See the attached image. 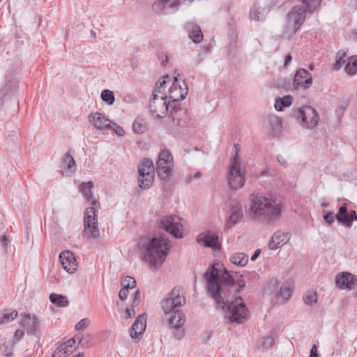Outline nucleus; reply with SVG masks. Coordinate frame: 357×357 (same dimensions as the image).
Wrapping results in <instances>:
<instances>
[{
  "label": "nucleus",
  "instance_id": "f257e3e1",
  "mask_svg": "<svg viewBox=\"0 0 357 357\" xmlns=\"http://www.w3.org/2000/svg\"><path fill=\"white\" fill-rule=\"evenodd\" d=\"M204 277L208 294L219 307L228 310L226 316L231 322L241 324L248 319V310L241 297L234 298L236 289L226 271L219 278L218 271L213 265L207 268Z\"/></svg>",
  "mask_w": 357,
  "mask_h": 357
},
{
  "label": "nucleus",
  "instance_id": "f03ea898",
  "mask_svg": "<svg viewBox=\"0 0 357 357\" xmlns=\"http://www.w3.org/2000/svg\"><path fill=\"white\" fill-rule=\"evenodd\" d=\"M142 259L151 268H157L164 262L171 248L170 241L163 237H141L137 243Z\"/></svg>",
  "mask_w": 357,
  "mask_h": 357
},
{
  "label": "nucleus",
  "instance_id": "7ed1b4c3",
  "mask_svg": "<svg viewBox=\"0 0 357 357\" xmlns=\"http://www.w3.org/2000/svg\"><path fill=\"white\" fill-rule=\"evenodd\" d=\"M281 202L271 195H252L249 214L253 218L266 215L269 220L278 218L281 214Z\"/></svg>",
  "mask_w": 357,
  "mask_h": 357
},
{
  "label": "nucleus",
  "instance_id": "20e7f679",
  "mask_svg": "<svg viewBox=\"0 0 357 357\" xmlns=\"http://www.w3.org/2000/svg\"><path fill=\"white\" fill-rule=\"evenodd\" d=\"M306 10L301 6H296L287 13V24L284 28L283 34L291 38L299 29L305 21Z\"/></svg>",
  "mask_w": 357,
  "mask_h": 357
},
{
  "label": "nucleus",
  "instance_id": "39448f33",
  "mask_svg": "<svg viewBox=\"0 0 357 357\" xmlns=\"http://www.w3.org/2000/svg\"><path fill=\"white\" fill-rule=\"evenodd\" d=\"M292 116L301 126L307 129L316 127L319 120L316 109L307 105L294 109Z\"/></svg>",
  "mask_w": 357,
  "mask_h": 357
},
{
  "label": "nucleus",
  "instance_id": "423d86ee",
  "mask_svg": "<svg viewBox=\"0 0 357 357\" xmlns=\"http://www.w3.org/2000/svg\"><path fill=\"white\" fill-rule=\"evenodd\" d=\"M172 81L169 89L168 95L165 96L169 101L177 102L183 100L188 93V86L183 80H178L177 77L171 78L167 75L160 82V89L166 86L167 84Z\"/></svg>",
  "mask_w": 357,
  "mask_h": 357
},
{
  "label": "nucleus",
  "instance_id": "0eeeda50",
  "mask_svg": "<svg viewBox=\"0 0 357 357\" xmlns=\"http://www.w3.org/2000/svg\"><path fill=\"white\" fill-rule=\"evenodd\" d=\"M228 185L233 190H238L244 185L245 171L241 167L237 154L233 158L227 174Z\"/></svg>",
  "mask_w": 357,
  "mask_h": 357
},
{
  "label": "nucleus",
  "instance_id": "6e6552de",
  "mask_svg": "<svg viewBox=\"0 0 357 357\" xmlns=\"http://www.w3.org/2000/svg\"><path fill=\"white\" fill-rule=\"evenodd\" d=\"M138 183L142 189L149 188L153 183L155 177V167L153 161L144 158L138 167Z\"/></svg>",
  "mask_w": 357,
  "mask_h": 357
},
{
  "label": "nucleus",
  "instance_id": "1a4fd4ad",
  "mask_svg": "<svg viewBox=\"0 0 357 357\" xmlns=\"http://www.w3.org/2000/svg\"><path fill=\"white\" fill-rule=\"evenodd\" d=\"M185 292L181 287H174L169 296L161 302V307L164 313L170 310H179L178 307L185 305Z\"/></svg>",
  "mask_w": 357,
  "mask_h": 357
},
{
  "label": "nucleus",
  "instance_id": "9d476101",
  "mask_svg": "<svg viewBox=\"0 0 357 357\" xmlns=\"http://www.w3.org/2000/svg\"><path fill=\"white\" fill-rule=\"evenodd\" d=\"M174 160L170 152L167 150H162L158 155L156 162V172L162 180L169 179L173 172Z\"/></svg>",
  "mask_w": 357,
  "mask_h": 357
},
{
  "label": "nucleus",
  "instance_id": "9b49d317",
  "mask_svg": "<svg viewBox=\"0 0 357 357\" xmlns=\"http://www.w3.org/2000/svg\"><path fill=\"white\" fill-rule=\"evenodd\" d=\"M84 226V229L82 232L84 236L91 238L99 237L100 231L98 225L97 213L93 206L88 207L86 209Z\"/></svg>",
  "mask_w": 357,
  "mask_h": 357
},
{
  "label": "nucleus",
  "instance_id": "f8f14e48",
  "mask_svg": "<svg viewBox=\"0 0 357 357\" xmlns=\"http://www.w3.org/2000/svg\"><path fill=\"white\" fill-rule=\"evenodd\" d=\"M165 314L169 328L174 330V337L178 340L182 338L185 334L183 328L185 322L184 313L180 310H174Z\"/></svg>",
  "mask_w": 357,
  "mask_h": 357
},
{
  "label": "nucleus",
  "instance_id": "ddd939ff",
  "mask_svg": "<svg viewBox=\"0 0 357 357\" xmlns=\"http://www.w3.org/2000/svg\"><path fill=\"white\" fill-rule=\"evenodd\" d=\"M161 227L176 238L183 237V219L176 215H166L160 220Z\"/></svg>",
  "mask_w": 357,
  "mask_h": 357
},
{
  "label": "nucleus",
  "instance_id": "4468645a",
  "mask_svg": "<svg viewBox=\"0 0 357 357\" xmlns=\"http://www.w3.org/2000/svg\"><path fill=\"white\" fill-rule=\"evenodd\" d=\"M156 84V89L153 92V98L149 102V109L151 114L155 118H163L166 116L168 105L167 98L163 96H159L158 93H161L160 87Z\"/></svg>",
  "mask_w": 357,
  "mask_h": 357
},
{
  "label": "nucleus",
  "instance_id": "2eb2a0df",
  "mask_svg": "<svg viewBox=\"0 0 357 357\" xmlns=\"http://www.w3.org/2000/svg\"><path fill=\"white\" fill-rule=\"evenodd\" d=\"M312 84V75L307 70L301 68L296 71L293 82V87L295 90L307 89Z\"/></svg>",
  "mask_w": 357,
  "mask_h": 357
},
{
  "label": "nucleus",
  "instance_id": "dca6fc26",
  "mask_svg": "<svg viewBox=\"0 0 357 357\" xmlns=\"http://www.w3.org/2000/svg\"><path fill=\"white\" fill-rule=\"evenodd\" d=\"M89 122L97 130H105L109 129L112 121L100 112H91L88 116Z\"/></svg>",
  "mask_w": 357,
  "mask_h": 357
},
{
  "label": "nucleus",
  "instance_id": "f3484780",
  "mask_svg": "<svg viewBox=\"0 0 357 357\" xmlns=\"http://www.w3.org/2000/svg\"><path fill=\"white\" fill-rule=\"evenodd\" d=\"M356 280L355 275L348 272H342L335 278L336 285L341 289H354L357 284Z\"/></svg>",
  "mask_w": 357,
  "mask_h": 357
},
{
  "label": "nucleus",
  "instance_id": "a211bd4d",
  "mask_svg": "<svg viewBox=\"0 0 357 357\" xmlns=\"http://www.w3.org/2000/svg\"><path fill=\"white\" fill-rule=\"evenodd\" d=\"M146 327V314H140L133 323L131 331L130 337L132 340L138 342L142 337Z\"/></svg>",
  "mask_w": 357,
  "mask_h": 357
},
{
  "label": "nucleus",
  "instance_id": "6ab92c4d",
  "mask_svg": "<svg viewBox=\"0 0 357 357\" xmlns=\"http://www.w3.org/2000/svg\"><path fill=\"white\" fill-rule=\"evenodd\" d=\"M62 267L69 273H74L77 268V263L73 252L69 250L62 252L59 255Z\"/></svg>",
  "mask_w": 357,
  "mask_h": 357
},
{
  "label": "nucleus",
  "instance_id": "aec40b11",
  "mask_svg": "<svg viewBox=\"0 0 357 357\" xmlns=\"http://www.w3.org/2000/svg\"><path fill=\"white\" fill-rule=\"evenodd\" d=\"M197 241L199 244L213 248L214 250H219L220 248V245L218 241V236L215 233H202L197 236Z\"/></svg>",
  "mask_w": 357,
  "mask_h": 357
},
{
  "label": "nucleus",
  "instance_id": "412c9836",
  "mask_svg": "<svg viewBox=\"0 0 357 357\" xmlns=\"http://www.w3.org/2000/svg\"><path fill=\"white\" fill-rule=\"evenodd\" d=\"M289 233L275 231L269 241L268 247L271 250H276L286 244L289 240Z\"/></svg>",
  "mask_w": 357,
  "mask_h": 357
},
{
  "label": "nucleus",
  "instance_id": "4be33fe9",
  "mask_svg": "<svg viewBox=\"0 0 357 357\" xmlns=\"http://www.w3.org/2000/svg\"><path fill=\"white\" fill-rule=\"evenodd\" d=\"M243 217V208L241 205H234L230 209V213L227 218L226 227L231 228L240 221Z\"/></svg>",
  "mask_w": 357,
  "mask_h": 357
},
{
  "label": "nucleus",
  "instance_id": "5701e85b",
  "mask_svg": "<svg viewBox=\"0 0 357 357\" xmlns=\"http://www.w3.org/2000/svg\"><path fill=\"white\" fill-rule=\"evenodd\" d=\"M268 121V129L273 135H278L281 132L282 121L276 115L269 114L266 116Z\"/></svg>",
  "mask_w": 357,
  "mask_h": 357
},
{
  "label": "nucleus",
  "instance_id": "b1692460",
  "mask_svg": "<svg viewBox=\"0 0 357 357\" xmlns=\"http://www.w3.org/2000/svg\"><path fill=\"white\" fill-rule=\"evenodd\" d=\"M22 324L29 332L36 331L39 327V321L34 314H25L22 319Z\"/></svg>",
  "mask_w": 357,
  "mask_h": 357
},
{
  "label": "nucleus",
  "instance_id": "393cba45",
  "mask_svg": "<svg viewBox=\"0 0 357 357\" xmlns=\"http://www.w3.org/2000/svg\"><path fill=\"white\" fill-rule=\"evenodd\" d=\"M186 29L189 31L190 38L195 43H199L203 40V34L199 26L193 23H187Z\"/></svg>",
  "mask_w": 357,
  "mask_h": 357
},
{
  "label": "nucleus",
  "instance_id": "a878e982",
  "mask_svg": "<svg viewBox=\"0 0 357 357\" xmlns=\"http://www.w3.org/2000/svg\"><path fill=\"white\" fill-rule=\"evenodd\" d=\"M93 188V183L91 181L82 183L79 187V191L83 194L86 199L93 206L96 205L97 201L93 197L91 190Z\"/></svg>",
  "mask_w": 357,
  "mask_h": 357
},
{
  "label": "nucleus",
  "instance_id": "bb28decb",
  "mask_svg": "<svg viewBox=\"0 0 357 357\" xmlns=\"http://www.w3.org/2000/svg\"><path fill=\"white\" fill-rule=\"evenodd\" d=\"M293 98L291 96H285L282 98L278 97L275 100L274 107L278 111H282L284 108L291 105Z\"/></svg>",
  "mask_w": 357,
  "mask_h": 357
},
{
  "label": "nucleus",
  "instance_id": "cd10ccee",
  "mask_svg": "<svg viewBox=\"0 0 357 357\" xmlns=\"http://www.w3.org/2000/svg\"><path fill=\"white\" fill-rule=\"evenodd\" d=\"M18 312L16 310H5L0 311V325L8 324L15 319Z\"/></svg>",
  "mask_w": 357,
  "mask_h": 357
},
{
  "label": "nucleus",
  "instance_id": "c85d7f7f",
  "mask_svg": "<svg viewBox=\"0 0 357 357\" xmlns=\"http://www.w3.org/2000/svg\"><path fill=\"white\" fill-rule=\"evenodd\" d=\"M62 165L63 168L66 169L70 174L76 172L75 161L68 152L65 154Z\"/></svg>",
  "mask_w": 357,
  "mask_h": 357
},
{
  "label": "nucleus",
  "instance_id": "c756f323",
  "mask_svg": "<svg viewBox=\"0 0 357 357\" xmlns=\"http://www.w3.org/2000/svg\"><path fill=\"white\" fill-rule=\"evenodd\" d=\"M229 261L235 265L244 266L248 262V257L245 253L236 252L230 257Z\"/></svg>",
  "mask_w": 357,
  "mask_h": 357
},
{
  "label": "nucleus",
  "instance_id": "7c9ffc66",
  "mask_svg": "<svg viewBox=\"0 0 357 357\" xmlns=\"http://www.w3.org/2000/svg\"><path fill=\"white\" fill-rule=\"evenodd\" d=\"M50 299L53 304L60 307H63L68 305L67 298L61 294H52L50 296Z\"/></svg>",
  "mask_w": 357,
  "mask_h": 357
},
{
  "label": "nucleus",
  "instance_id": "2f4dec72",
  "mask_svg": "<svg viewBox=\"0 0 357 357\" xmlns=\"http://www.w3.org/2000/svg\"><path fill=\"white\" fill-rule=\"evenodd\" d=\"M356 220L357 215L355 211H350L349 213H347V215L344 219L338 218V222L346 225L347 227H351L352 226L353 221Z\"/></svg>",
  "mask_w": 357,
  "mask_h": 357
},
{
  "label": "nucleus",
  "instance_id": "473e14b6",
  "mask_svg": "<svg viewBox=\"0 0 357 357\" xmlns=\"http://www.w3.org/2000/svg\"><path fill=\"white\" fill-rule=\"evenodd\" d=\"M345 71L349 75H354L357 73V58L356 57H351L346 66Z\"/></svg>",
  "mask_w": 357,
  "mask_h": 357
},
{
  "label": "nucleus",
  "instance_id": "72a5a7b5",
  "mask_svg": "<svg viewBox=\"0 0 357 357\" xmlns=\"http://www.w3.org/2000/svg\"><path fill=\"white\" fill-rule=\"evenodd\" d=\"M216 268L218 269V268ZM218 277L219 278L220 277V275L224 273L225 271H226L229 273L230 278L234 281V285L235 287V289H236V291H234V298L236 297H239L238 296H237V294L241 289H242L243 287H245V281L243 280L242 279H241V280H238L236 282H235V280L232 278V276L230 275V273L225 268H224V271L222 273H220V271L219 270H218Z\"/></svg>",
  "mask_w": 357,
  "mask_h": 357
},
{
  "label": "nucleus",
  "instance_id": "f704fd0d",
  "mask_svg": "<svg viewBox=\"0 0 357 357\" xmlns=\"http://www.w3.org/2000/svg\"><path fill=\"white\" fill-rule=\"evenodd\" d=\"M279 287V282L275 279H271L270 280L265 289H264V293L266 294H272L277 291Z\"/></svg>",
  "mask_w": 357,
  "mask_h": 357
},
{
  "label": "nucleus",
  "instance_id": "c9c22d12",
  "mask_svg": "<svg viewBox=\"0 0 357 357\" xmlns=\"http://www.w3.org/2000/svg\"><path fill=\"white\" fill-rule=\"evenodd\" d=\"M101 98L103 101L106 102L109 105H112L115 100L114 94L113 91L105 89L101 93Z\"/></svg>",
  "mask_w": 357,
  "mask_h": 357
},
{
  "label": "nucleus",
  "instance_id": "e433bc0d",
  "mask_svg": "<svg viewBox=\"0 0 357 357\" xmlns=\"http://www.w3.org/2000/svg\"><path fill=\"white\" fill-rule=\"evenodd\" d=\"M132 130L137 134L143 133L146 130V125L142 120H135L132 124Z\"/></svg>",
  "mask_w": 357,
  "mask_h": 357
},
{
  "label": "nucleus",
  "instance_id": "4c0bfd02",
  "mask_svg": "<svg viewBox=\"0 0 357 357\" xmlns=\"http://www.w3.org/2000/svg\"><path fill=\"white\" fill-rule=\"evenodd\" d=\"M167 6H168L167 0H158L153 3L152 9L155 13H160L162 12Z\"/></svg>",
  "mask_w": 357,
  "mask_h": 357
},
{
  "label": "nucleus",
  "instance_id": "58836bf2",
  "mask_svg": "<svg viewBox=\"0 0 357 357\" xmlns=\"http://www.w3.org/2000/svg\"><path fill=\"white\" fill-rule=\"evenodd\" d=\"M280 294L284 301H287L291 295V288L289 284H284L280 290Z\"/></svg>",
  "mask_w": 357,
  "mask_h": 357
},
{
  "label": "nucleus",
  "instance_id": "ea45409f",
  "mask_svg": "<svg viewBox=\"0 0 357 357\" xmlns=\"http://www.w3.org/2000/svg\"><path fill=\"white\" fill-rule=\"evenodd\" d=\"M306 6L309 12H314L319 6L321 0H301Z\"/></svg>",
  "mask_w": 357,
  "mask_h": 357
},
{
  "label": "nucleus",
  "instance_id": "a19ab883",
  "mask_svg": "<svg viewBox=\"0 0 357 357\" xmlns=\"http://www.w3.org/2000/svg\"><path fill=\"white\" fill-rule=\"evenodd\" d=\"M121 285L129 290L134 289L136 286V281L133 278L128 276L122 281Z\"/></svg>",
  "mask_w": 357,
  "mask_h": 357
},
{
  "label": "nucleus",
  "instance_id": "79ce46f5",
  "mask_svg": "<svg viewBox=\"0 0 357 357\" xmlns=\"http://www.w3.org/2000/svg\"><path fill=\"white\" fill-rule=\"evenodd\" d=\"M274 344V339L271 336H266L261 338L259 342V346L264 348L273 347Z\"/></svg>",
  "mask_w": 357,
  "mask_h": 357
},
{
  "label": "nucleus",
  "instance_id": "37998d69",
  "mask_svg": "<svg viewBox=\"0 0 357 357\" xmlns=\"http://www.w3.org/2000/svg\"><path fill=\"white\" fill-rule=\"evenodd\" d=\"M70 353H71V351H67L66 347L61 346L55 349L52 354V357H66V355H68Z\"/></svg>",
  "mask_w": 357,
  "mask_h": 357
},
{
  "label": "nucleus",
  "instance_id": "c03bdc74",
  "mask_svg": "<svg viewBox=\"0 0 357 357\" xmlns=\"http://www.w3.org/2000/svg\"><path fill=\"white\" fill-rule=\"evenodd\" d=\"M304 302L305 304L308 305H312L317 303V294L314 292L308 293L304 297Z\"/></svg>",
  "mask_w": 357,
  "mask_h": 357
},
{
  "label": "nucleus",
  "instance_id": "a18cd8bd",
  "mask_svg": "<svg viewBox=\"0 0 357 357\" xmlns=\"http://www.w3.org/2000/svg\"><path fill=\"white\" fill-rule=\"evenodd\" d=\"M262 9L260 8H255L250 12V18L252 20L255 22L261 20L262 19Z\"/></svg>",
  "mask_w": 357,
  "mask_h": 357
},
{
  "label": "nucleus",
  "instance_id": "49530a36",
  "mask_svg": "<svg viewBox=\"0 0 357 357\" xmlns=\"http://www.w3.org/2000/svg\"><path fill=\"white\" fill-rule=\"evenodd\" d=\"M193 0H167L168 7L171 8H178L185 2L192 3Z\"/></svg>",
  "mask_w": 357,
  "mask_h": 357
},
{
  "label": "nucleus",
  "instance_id": "de8ad7c7",
  "mask_svg": "<svg viewBox=\"0 0 357 357\" xmlns=\"http://www.w3.org/2000/svg\"><path fill=\"white\" fill-rule=\"evenodd\" d=\"M346 54L344 52H338L336 54V64L335 68L336 69H340L342 65L345 63V60L344 59V57L345 56Z\"/></svg>",
  "mask_w": 357,
  "mask_h": 357
},
{
  "label": "nucleus",
  "instance_id": "09e8293b",
  "mask_svg": "<svg viewBox=\"0 0 357 357\" xmlns=\"http://www.w3.org/2000/svg\"><path fill=\"white\" fill-rule=\"evenodd\" d=\"M323 218L324 220L329 225L333 223L335 221V218H336L335 215L334 214L333 212L327 211H324Z\"/></svg>",
  "mask_w": 357,
  "mask_h": 357
},
{
  "label": "nucleus",
  "instance_id": "8fccbe9b",
  "mask_svg": "<svg viewBox=\"0 0 357 357\" xmlns=\"http://www.w3.org/2000/svg\"><path fill=\"white\" fill-rule=\"evenodd\" d=\"M109 129H112L118 136H123L125 134L123 128L112 121L111 126H109Z\"/></svg>",
  "mask_w": 357,
  "mask_h": 357
},
{
  "label": "nucleus",
  "instance_id": "3c124183",
  "mask_svg": "<svg viewBox=\"0 0 357 357\" xmlns=\"http://www.w3.org/2000/svg\"><path fill=\"white\" fill-rule=\"evenodd\" d=\"M347 215V207L346 204H343L339 208L337 214L335 215L336 219L338 220V218L341 219H344L345 216Z\"/></svg>",
  "mask_w": 357,
  "mask_h": 357
},
{
  "label": "nucleus",
  "instance_id": "603ef678",
  "mask_svg": "<svg viewBox=\"0 0 357 357\" xmlns=\"http://www.w3.org/2000/svg\"><path fill=\"white\" fill-rule=\"evenodd\" d=\"M76 340L75 337L70 338L65 343V347L67 351H71V353L75 349Z\"/></svg>",
  "mask_w": 357,
  "mask_h": 357
},
{
  "label": "nucleus",
  "instance_id": "864d4df0",
  "mask_svg": "<svg viewBox=\"0 0 357 357\" xmlns=\"http://www.w3.org/2000/svg\"><path fill=\"white\" fill-rule=\"evenodd\" d=\"M90 321L88 319H82L75 325V329L82 330L89 326Z\"/></svg>",
  "mask_w": 357,
  "mask_h": 357
},
{
  "label": "nucleus",
  "instance_id": "5fc2aeb1",
  "mask_svg": "<svg viewBox=\"0 0 357 357\" xmlns=\"http://www.w3.org/2000/svg\"><path fill=\"white\" fill-rule=\"evenodd\" d=\"M24 335V332L22 330H17L13 337V345L20 341Z\"/></svg>",
  "mask_w": 357,
  "mask_h": 357
},
{
  "label": "nucleus",
  "instance_id": "6e6d98bb",
  "mask_svg": "<svg viewBox=\"0 0 357 357\" xmlns=\"http://www.w3.org/2000/svg\"><path fill=\"white\" fill-rule=\"evenodd\" d=\"M128 294H129V289L122 287V288L120 290L119 294L120 299L121 301H125L127 298Z\"/></svg>",
  "mask_w": 357,
  "mask_h": 357
},
{
  "label": "nucleus",
  "instance_id": "4d7b16f0",
  "mask_svg": "<svg viewBox=\"0 0 357 357\" xmlns=\"http://www.w3.org/2000/svg\"><path fill=\"white\" fill-rule=\"evenodd\" d=\"M134 294H135V297H134V299L132 301V305H133V306H137L140 303L139 290L135 289Z\"/></svg>",
  "mask_w": 357,
  "mask_h": 357
},
{
  "label": "nucleus",
  "instance_id": "13d9d810",
  "mask_svg": "<svg viewBox=\"0 0 357 357\" xmlns=\"http://www.w3.org/2000/svg\"><path fill=\"white\" fill-rule=\"evenodd\" d=\"M310 357H319L317 354V347L316 344H314L312 347Z\"/></svg>",
  "mask_w": 357,
  "mask_h": 357
},
{
  "label": "nucleus",
  "instance_id": "bf43d9fd",
  "mask_svg": "<svg viewBox=\"0 0 357 357\" xmlns=\"http://www.w3.org/2000/svg\"><path fill=\"white\" fill-rule=\"evenodd\" d=\"M1 245H2V247L3 248V249L5 250H7V247H8V240L7 238V237L6 236H3L1 238Z\"/></svg>",
  "mask_w": 357,
  "mask_h": 357
},
{
  "label": "nucleus",
  "instance_id": "052dcab7",
  "mask_svg": "<svg viewBox=\"0 0 357 357\" xmlns=\"http://www.w3.org/2000/svg\"><path fill=\"white\" fill-rule=\"evenodd\" d=\"M2 352L3 354L6 356H9L12 354V347L10 349H8L6 347L5 348L1 349Z\"/></svg>",
  "mask_w": 357,
  "mask_h": 357
},
{
  "label": "nucleus",
  "instance_id": "680f3d73",
  "mask_svg": "<svg viewBox=\"0 0 357 357\" xmlns=\"http://www.w3.org/2000/svg\"><path fill=\"white\" fill-rule=\"evenodd\" d=\"M260 253H261V250L257 249L250 258L251 261H255L257 259V258L259 256Z\"/></svg>",
  "mask_w": 357,
  "mask_h": 357
},
{
  "label": "nucleus",
  "instance_id": "e2e57ef3",
  "mask_svg": "<svg viewBox=\"0 0 357 357\" xmlns=\"http://www.w3.org/2000/svg\"><path fill=\"white\" fill-rule=\"evenodd\" d=\"M127 318H131L135 315V310L132 308L126 309Z\"/></svg>",
  "mask_w": 357,
  "mask_h": 357
},
{
  "label": "nucleus",
  "instance_id": "0e129e2a",
  "mask_svg": "<svg viewBox=\"0 0 357 357\" xmlns=\"http://www.w3.org/2000/svg\"><path fill=\"white\" fill-rule=\"evenodd\" d=\"M292 60V56L291 54H287L286 56H285V60H284V66L287 67L291 61Z\"/></svg>",
  "mask_w": 357,
  "mask_h": 357
},
{
  "label": "nucleus",
  "instance_id": "69168bd1",
  "mask_svg": "<svg viewBox=\"0 0 357 357\" xmlns=\"http://www.w3.org/2000/svg\"><path fill=\"white\" fill-rule=\"evenodd\" d=\"M278 160L282 165H284V164L287 163L286 158L284 156H282V155H278Z\"/></svg>",
  "mask_w": 357,
  "mask_h": 357
},
{
  "label": "nucleus",
  "instance_id": "338daca9",
  "mask_svg": "<svg viewBox=\"0 0 357 357\" xmlns=\"http://www.w3.org/2000/svg\"><path fill=\"white\" fill-rule=\"evenodd\" d=\"M161 59H162V61H161L162 65L165 66L168 62L169 58H168L167 55L165 54V55H162Z\"/></svg>",
  "mask_w": 357,
  "mask_h": 357
},
{
  "label": "nucleus",
  "instance_id": "774afa93",
  "mask_svg": "<svg viewBox=\"0 0 357 357\" xmlns=\"http://www.w3.org/2000/svg\"><path fill=\"white\" fill-rule=\"evenodd\" d=\"M200 176H201V173L199 172H196L193 176V177L196 178H200Z\"/></svg>",
  "mask_w": 357,
  "mask_h": 357
}]
</instances>
